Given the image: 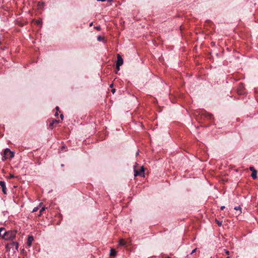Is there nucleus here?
Listing matches in <instances>:
<instances>
[{"label": "nucleus", "mask_w": 258, "mask_h": 258, "mask_svg": "<svg viewBox=\"0 0 258 258\" xmlns=\"http://www.w3.org/2000/svg\"><path fill=\"white\" fill-rule=\"evenodd\" d=\"M0 186L2 188L3 192L5 195L7 194V188L6 186V184H5V181H0Z\"/></svg>", "instance_id": "obj_6"}, {"label": "nucleus", "mask_w": 258, "mask_h": 258, "mask_svg": "<svg viewBox=\"0 0 258 258\" xmlns=\"http://www.w3.org/2000/svg\"><path fill=\"white\" fill-rule=\"evenodd\" d=\"M196 250H197V249H196V248L194 249L192 251V252H191V254H192V253H194V252H196Z\"/></svg>", "instance_id": "obj_22"}, {"label": "nucleus", "mask_w": 258, "mask_h": 258, "mask_svg": "<svg viewBox=\"0 0 258 258\" xmlns=\"http://www.w3.org/2000/svg\"><path fill=\"white\" fill-rule=\"evenodd\" d=\"M202 115L205 116V117L207 118L210 120H211L213 118V115L207 112H205L204 113H202Z\"/></svg>", "instance_id": "obj_8"}, {"label": "nucleus", "mask_w": 258, "mask_h": 258, "mask_svg": "<svg viewBox=\"0 0 258 258\" xmlns=\"http://www.w3.org/2000/svg\"><path fill=\"white\" fill-rule=\"evenodd\" d=\"M116 69L118 71L120 70V67H117V66H116Z\"/></svg>", "instance_id": "obj_21"}, {"label": "nucleus", "mask_w": 258, "mask_h": 258, "mask_svg": "<svg viewBox=\"0 0 258 258\" xmlns=\"http://www.w3.org/2000/svg\"><path fill=\"white\" fill-rule=\"evenodd\" d=\"M234 209L236 211H238L239 210V212L238 213H237V215H239L241 213H242V211H241V208L239 206V207H236L234 208Z\"/></svg>", "instance_id": "obj_13"}, {"label": "nucleus", "mask_w": 258, "mask_h": 258, "mask_svg": "<svg viewBox=\"0 0 258 258\" xmlns=\"http://www.w3.org/2000/svg\"><path fill=\"white\" fill-rule=\"evenodd\" d=\"M226 258H230V257L229 256H227Z\"/></svg>", "instance_id": "obj_38"}, {"label": "nucleus", "mask_w": 258, "mask_h": 258, "mask_svg": "<svg viewBox=\"0 0 258 258\" xmlns=\"http://www.w3.org/2000/svg\"><path fill=\"white\" fill-rule=\"evenodd\" d=\"M42 204V203H40L39 206H40Z\"/></svg>", "instance_id": "obj_34"}, {"label": "nucleus", "mask_w": 258, "mask_h": 258, "mask_svg": "<svg viewBox=\"0 0 258 258\" xmlns=\"http://www.w3.org/2000/svg\"><path fill=\"white\" fill-rule=\"evenodd\" d=\"M24 250V249H23L21 252H23Z\"/></svg>", "instance_id": "obj_35"}, {"label": "nucleus", "mask_w": 258, "mask_h": 258, "mask_svg": "<svg viewBox=\"0 0 258 258\" xmlns=\"http://www.w3.org/2000/svg\"><path fill=\"white\" fill-rule=\"evenodd\" d=\"M96 29L97 30H100V26L96 27Z\"/></svg>", "instance_id": "obj_23"}, {"label": "nucleus", "mask_w": 258, "mask_h": 258, "mask_svg": "<svg viewBox=\"0 0 258 258\" xmlns=\"http://www.w3.org/2000/svg\"><path fill=\"white\" fill-rule=\"evenodd\" d=\"M225 206H222V207H221V210H223L225 209Z\"/></svg>", "instance_id": "obj_25"}, {"label": "nucleus", "mask_w": 258, "mask_h": 258, "mask_svg": "<svg viewBox=\"0 0 258 258\" xmlns=\"http://www.w3.org/2000/svg\"><path fill=\"white\" fill-rule=\"evenodd\" d=\"M97 1L105 2L106 0H97Z\"/></svg>", "instance_id": "obj_30"}, {"label": "nucleus", "mask_w": 258, "mask_h": 258, "mask_svg": "<svg viewBox=\"0 0 258 258\" xmlns=\"http://www.w3.org/2000/svg\"><path fill=\"white\" fill-rule=\"evenodd\" d=\"M134 172H135V174H134L135 176H144L145 170H144V168L143 166L141 167L140 169H137L136 166H135L134 168Z\"/></svg>", "instance_id": "obj_2"}, {"label": "nucleus", "mask_w": 258, "mask_h": 258, "mask_svg": "<svg viewBox=\"0 0 258 258\" xmlns=\"http://www.w3.org/2000/svg\"><path fill=\"white\" fill-rule=\"evenodd\" d=\"M5 231V229L4 228H0V237H2V238H3V235L4 234V233H3V232H4Z\"/></svg>", "instance_id": "obj_14"}, {"label": "nucleus", "mask_w": 258, "mask_h": 258, "mask_svg": "<svg viewBox=\"0 0 258 258\" xmlns=\"http://www.w3.org/2000/svg\"><path fill=\"white\" fill-rule=\"evenodd\" d=\"M112 86H113V84H111V85L110 86V87H112Z\"/></svg>", "instance_id": "obj_32"}, {"label": "nucleus", "mask_w": 258, "mask_h": 258, "mask_svg": "<svg viewBox=\"0 0 258 258\" xmlns=\"http://www.w3.org/2000/svg\"><path fill=\"white\" fill-rule=\"evenodd\" d=\"M116 255V251L114 249L111 248L110 249V255L111 256H115Z\"/></svg>", "instance_id": "obj_10"}, {"label": "nucleus", "mask_w": 258, "mask_h": 258, "mask_svg": "<svg viewBox=\"0 0 258 258\" xmlns=\"http://www.w3.org/2000/svg\"><path fill=\"white\" fill-rule=\"evenodd\" d=\"M217 224L218 225V226H222V222H220L218 220H216Z\"/></svg>", "instance_id": "obj_17"}, {"label": "nucleus", "mask_w": 258, "mask_h": 258, "mask_svg": "<svg viewBox=\"0 0 258 258\" xmlns=\"http://www.w3.org/2000/svg\"><path fill=\"white\" fill-rule=\"evenodd\" d=\"M14 157V153L11 151V150L7 148L5 149L4 153V156L3 157V160H6L7 159H11Z\"/></svg>", "instance_id": "obj_3"}, {"label": "nucleus", "mask_w": 258, "mask_h": 258, "mask_svg": "<svg viewBox=\"0 0 258 258\" xmlns=\"http://www.w3.org/2000/svg\"><path fill=\"white\" fill-rule=\"evenodd\" d=\"M45 207H42L41 208V209L39 211V214L38 215V216H40L42 215V212L45 211Z\"/></svg>", "instance_id": "obj_15"}, {"label": "nucleus", "mask_w": 258, "mask_h": 258, "mask_svg": "<svg viewBox=\"0 0 258 258\" xmlns=\"http://www.w3.org/2000/svg\"><path fill=\"white\" fill-rule=\"evenodd\" d=\"M17 231L15 230L5 231L3 235V239L5 240H13L15 238Z\"/></svg>", "instance_id": "obj_1"}, {"label": "nucleus", "mask_w": 258, "mask_h": 258, "mask_svg": "<svg viewBox=\"0 0 258 258\" xmlns=\"http://www.w3.org/2000/svg\"><path fill=\"white\" fill-rule=\"evenodd\" d=\"M58 115V113L57 112H56L55 113V116H57Z\"/></svg>", "instance_id": "obj_31"}, {"label": "nucleus", "mask_w": 258, "mask_h": 258, "mask_svg": "<svg viewBox=\"0 0 258 258\" xmlns=\"http://www.w3.org/2000/svg\"><path fill=\"white\" fill-rule=\"evenodd\" d=\"M15 246V249L16 250H18V247H19V244L17 242H12L8 243L6 245V248L7 251H9L10 250V249Z\"/></svg>", "instance_id": "obj_4"}, {"label": "nucleus", "mask_w": 258, "mask_h": 258, "mask_svg": "<svg viewBox=\"0 0 258 258\" xmlns=\"http://www.w3.org/2000/svg\"><path fill=\"white\" fill-rule=\"evenodd\" d=\"M126 244V242L124 239H120L119 243V245L125 246Z\"/></svg>", "instance_id": "obj_12"}, {"label": "nucleus", "mask_w": 258, "mask_h": 258, "mask_svg": "<svg viewBox=\"0 0 258 258\" xmlns=\"http://www.w3.org/2000/svg\"><path fill=\"white\" fill-rule=\"evenodd\" d=\"M59 122V120H56V119H53L51 120V121L50 122L49 126L51 128V129L53 128V124H56Z\"/></svg>", "instance_id": "obj_9"}, {"label": "nucleus", "mask_w": 258, "mask_h": 258, "mask_svg": "<svg viewBox=\"0 0 258 258\" xmlns=\"http://www.w3.org/2000/svg\"><path fill=\"white\" fill-rule=\"evenodd\" d=\"M249 169L252 172H253L254 170H256L253 167H250Z\"/></svg>", "instance_id": "obj_19"}, {"label": "nucleus", "mask_w": 258, "mask_h": 258, "mask_svg": "<svg viewBox=\"0 0 258 258\" xmlns=\"http://www.w3.org/2000/svg\"><path fill=\"white\" fill-rule=\"evenodd\" d=\"M60 116L61 119H63V114H61L60 115Z\"/></svg>", "instance_id": "obj_26"}, {"label": "nucleus", "mask_w": 258, "mask_h": 258, "mask_svg": "<svg viewBox=\"0 0 258 258\" xmlns=\"http://www.w3.org/2000/svg\"><path fill=\"white\" fill-rule=\"evenodd\" d=\"M36 23H37L38 25H40V23H41V22H40V21H37L36 22Z\"/></svg>", "instance_id": "obj_24"}, {"label": "nucleus", "mask_w": 258, "mask_h": 258, "mask_svg": "<svg viewBox=\"0 0 258 258\" xmlns=\"http://www.w3.org/2000/svg\"><path fill=\"white\" fill-rule=\"evenodd\" d=\"M39 209V208L38 207H35L34 208L33 210V212H35L36 211H37Z\"/></svg>", "instance_id": "obj_18"}, {"label": "nucleus", "mask_w": 258, "mask_h": 258, "mask_svg": "<svg viewBox=\"0 0 258 258\" xmlns=\"http://www.w3.org/2000/svg\"><path fill=\"white\" fill-rule=\"evenodd\" d=\"M14 177H15V176H14V175L13 174H11V175H10V178H14Z\"/></svg>", "instance_id": "obj_20"}, {"label": "nucleus", "mask_w": 258, "mask_h": 258, "mask_svg": "<svg viewBox=\"0 0 258 258\" xmlns=\"http://www.w3.org/2000/svg\"><path fill=\"white\" fill-rule=\"evenodd\" d=\"M92 23H91L90 24V26H92Z\"/></svg>", "instance_id": "obj_36"}, {"label": "nucleus", "mask_w": 258, "mask_h": 258, "mask_svg": "<svg viewBox=\"0 0 258 258\" xmlns=\"http://www.w3.org/2000/svg\"><path fill=\"white\" fill-rule=\"evenodd\" d=\"M63 166H64V165H63V164H61V167H63Z\"/></svg>", "instance_id": "obj_33"}, {"label": "nucleus", "mask_w": 258, "mask_h": 258, "mask_svg": "<svg viewBox=\"0 0 258 258\" xmlns=\"http://www.w3.org/2000/svg\"><path fill=\"white\" fill-rule=\"evenodd\" d=\"M112 92L113 93H114L115 92V89H112Z\"/></svg>", "instance_id": "obj_29"}, {"label": "nucleus", "mask_w": 258, "mask_h": 258, "mask_svg": "<svg viewBox=\"0 0 258 258\" xmlns=\"http://www.w3.org/2000/svg\"><path fill=\"white\" fill-rule=\"evenodd\" d=\"M225 252H226V253L227 254H228H228H229V251L226 250Z\"/></svg>", "instance_id": "obj_27"}, {"label": "nucleus", "mask_w": 258, "mask_h": 258, "mask_svg": "<svg viewBox=\"0 0 258 258\" xmlns=\"http://www.w3.org/2000/svg\"><path fill=\"white\" fill-rule=\"evenodd\" d=\"M55 109H56V110L58 111V110H59V107H58V106H56V107H55Z\"/></svg>", "instance_id": "obj_28"}, {"label": "nucleus", "mask_w": 258, "mask_h": 258, "mask_svg": "<svg viewBox=\"0 0 258 258\" xmlns=\"http://www.w3.org/2000/svg\"><path fill=\"white\" fill-rule=\"evenodd\" d=\"M166 258H171V257H170L169 256H167Z\"/></svg>", "instance_id": "obj_37"}, {"label": "nucleus", "mask_w": 258, "mask_h": 258, "mask_svg": "<svg viewBox=\"0 0 258 258\" xmlns=\"http://www.w3.org/2000/svg\"><path fill=\"white\" fill-rule=\"evenodd\" d=\"M256 175H257V171H256V170H254V171H253V172H252L251 176V177H252V178L253 179H255L257 177Z\"/></svg>", "instance_id": "obj_11"}, {"label": "nucleus", "mask_w": 258, "mask_h": 258, "mask_svg": "<svg viewBox=\"0 0 258 258\" xmlns=\"http://www.w3.org/2000/svg\"><path fill=\"white\" fill-rule=\"evenodd\" d=\"M117 59L116 66H117V67H120L121 65H122L123 60V59L122 58L121 56H120V55L119 54H118L117 55Z\"/></svg>", "instance_id": "obj_5"}, {"label": "nucleus", "mask_w": 258, "mask_h": 258, "mask_svg": "<svg viewBox=\"0 0 258 258\" xmlns=\"http://www.w3.org/2000/svg\"><path fill=\"white\" fill-rule=\"evenodd\" d=\"M104 40V37L101 36H98L97 37V40L98 41H102Z\"/></svg>", "instance_id": "obj_16"}, {"label": "nucleus", "mask_w": 258, "mask_h": 258, "mask_svg": "<svg viewBox=\"0 0 258 258\" xmlns=\"http://www.w3.org/2000/svg\"><path fill=\"white\" fill-rule=\"evenodd\" d=\"M34 238L33 236H29L27 239V244L28 246H31Z\"/></svg>", "instance_id": "obj_7"}]
</instances>
